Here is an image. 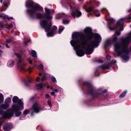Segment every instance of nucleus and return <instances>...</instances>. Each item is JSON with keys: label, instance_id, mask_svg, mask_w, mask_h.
Segmentation results:
<instances>
[{"label": "nucleus", "instance_id": "obj_1", "mask_svg": "<svg viewBox=\"0 0 131 131\" xmlns=\"http://www.w3.org/2000/svg\"><path fill=\"white\" fill-rule=\"evenodd\" d=\"M84 34L80 35L79 32H73L72 37V40L70 41L72 46L74 48L80 46L84 49H78L76 51L77 55L82 57L85 54L90 55L93 52L94 48L97 47L102 40V37L98 33H93L92 29L90 27L85 28L84 30Z\"/></svg>", "mask_w": 131, "mask_h": 131}, {"label": "nucleus", "instance_id": "obj_2", "mask_svg": "<svg viewBox=\"0 0 131 131\" xmlns=\"http://www.w3.org/2000/svg\"><path fill=\"white\" fill-rule=\"evenodd\" d=\"M79 85L84 93L87 95L90 94L93 99L103 100L105 98L104 93L107 91L106 89L102 91L103 89L100 88L96 90L91 84L87 81L83 82L82 86L79 82Z\"/></svg>", "mask_w": 131, "mask_h": 131}, {"label": "nucleus", "instance_id": "obj_3", "mask_svg": "<svg viewBox=\"0 0 131 131\" xmlns=\"http://www.w3.org/2000/svg\"><path fill=\"white\" fill-rule=\"evenodd\" d=\"M131 40V32L129 34L128 36L120 38L119 41L122 44V47L118 51H115L118 56H121V58L125 60L128 59V54L129 51L128 47Z\"/></svg>", "mask_w": 131, "mask_h": 131}, {"label": "nucleus", "instance_id": "obj_4", "mask_svg": "<svg viewBox=\"0 0 131 131\" xmlns=\"http://www.w3.org/2000/svg\"><path fill=\"white\" fill-rule=\"evenodd\" d=\"M26 6L28 8H31L26 10V12L30 19H32L33 18L32 17L33 15H35V16L37 13V11L40 10L42 11L43 8L40 5L37 3H35L31 0H27L26 1Z\"/></svg>", "mask_w": 131, "mask_h": 131}, {"label": "nucleus", "instance_id": "obj_5", "mask_svg": "<svg viewBox=\"0 0 131 131\" xmlns=\"http://www.w3.org/2000/svg\"><path fill=\"white\" fill-rule=\"evenodd\" d=\"M24 107V105L17 106L15 105H12V108L8 109L6 115L4 116L3 117L10 119L14 116V114L16 117H19L21 115L22 113V112L19 111L21 110Z\"/></svg>", "mask_w": 131, "mask_h": 131}, {"label": "nucleus", "instance_id": "obj_6", "mask_svg": "<svg viewBox=\"0 0 131 131\" xmlns=\"http://www.w3.org/2000/svg\"><path fill=\"white\" fill-rule=\"evenodd\" d=\"M52 22L50 21L48 23V21L46 20H43L41 24L42 28H44L46 32H47L46 35L47 36L52 37L53 36L54 30L51 29L52 26Z\"/></svg>", "mask_w": 131, "mask_h": 131}, {"label": "nucleus", "instance_id": "obj_7", "mask_svg": "<svg viewBox=\"0 0 131 131\" xmlns=\"http://www.w3.org/2000/svg\"><path fill=\"white\" fill-rule=\"evenodd\" d=\"M32 17L33 18L32 20L35 19H45L47 20H50L52 18V17L50 16V14L44 13L42 14L40 13L37 12L35 16L33 15Z\"/></svg>", "mask_w": 131, "mask_h": 131}, {"label": "nucleus", "instance_id": "obj_8", "mask_svg": "<svg viewBox=\"0 0 131 131\" xmlns=\"http://www.w3.org/2000/svg\"><path fill=\"white\" fill-rule=\"evenodd\" d=\"M113 37L111 39L112 42L114 43V51H118L119 49H121L122 47L120 44L117 41L118 38L117 36L114 34L113 35Z\"/></svg>", "mask_w": 131, "mask_h": 131}, {"label": "nucleus", "instance_id": "obj_9", "mask_svg": "<svg viewBox=\"0 0 131 131\" xmlns=\"http://www.w3.org/2000/svg\"><path fill=\"white\" fill-rule=\"evenodd\" d=\"M15 54L18 58L19 59L18 61V63L20 64L21 70L24 71H25L26 70L23 67L26 66V64L24 62L22 59H21L22 56L19 53H15Z\"/></svg>", "mask_w": 131, "mask_h": 131}, {"label": "nucleus", "instance_id": "obj_10", "mask_svg": "<svg viewBox=\"0 0 131 131\" xmlns=\"http://www.w3.org/2000/svg\"><path fill=\"white\" fill-rule=\"evenodd\" d=\"M12 101L13 103H17V104H13V105L19 106H23L24 105V103L21 100L19 99V98L17 96H14L12 98Z\"/></svg>", "mask_w": 131, "mask_h": 131}, {"label": "nucleus", "instance_id": "obj_11", "mask_svg": "<svg viewBox=\"0 0 131 131\" xmlns=\"http://www.w3.org/2000/svg\"><path fill=\"white\" fill-rule=\"evenodd\" d=\"M32 110L33 111L31 112V115H33L34 112L36 113H38L41 110V109L40 108V107H39L38 103L36 102L32 105Z\"/></svg>", "mask_w": 131, "mask_h": 131}, {"label": "nucleus", "instance_id": "obj_12", "mask_svg": "<svg viewBox=\"0 0 131 131\" xmlns=\"http://www.w3.org/2000/svg\"><path fill=\"white\" fill-rule=\"evenodd\" d=\"M71 14L74 18L75 19V16L79 17L82 15L81 12L78 9H75L71 13Z\"/></svg>", "mask_w": 131, "mask_h": 131}, {"label": "nucleus", "instance_id": "obj_13", "mask_svg": "<svg viewBox=\"0 0 131 131\" xmlns=\"http://www.w3.org/2000/svg\"><path fill=\"white\" fill-rule=\"evenodd\" d=\"M116 62L115 60L114 61H112L108 64H103L100 66L99 67V68H102L103 70L109 69H110V66H111L114 63H115Z\"/></svg>", "mask_w": 131, "mask_h": 131}, {"label": "nucleus", "instance_id": "obj_14", "mask_svg": "<svg viewBox=\"0 0 131 131\" xmlns=\"http://www.w3.org/2000/svg\"><path fill=\"white\" fill-rule=\"evenodd\" d=\"M86 11L88 13H91L93 12L94 13H98V10L95 9L94 7L93 6H90L87 8Z\"/></svg>", "mask_w": 131, "mask_h": 131}, {"label": "nucleus", "instance_id": "obj_15", "mask_svg": "<svg viewBox=\"0 0 131 131\" xmlns=\"http://www.w3.org/2000/svg\"><path fill=\"white\" fill-rule=\"evenodd\" d=\"M12 127V125L10 124H7L3 127L5 131H9Z\"/></svg>", "mask_w": 131, "mask_h": 131}, {"label": "nucleus", "instance_id": "obj_16", "mask_svg": "<svg viewBox=\"0 0 131 131\" xmlns=\"http://www.w3.org/2000/svg\"><path fill=\"white\" fill-rule=\"evenodd\" d=\"M32 80L31 78L28 77L27 80H25L24 81L25 85L27 86H29L30 84L32 83Z\"/></svg>", "mask_w": 131, "mask_h": 131}, {"label": "nucleus", "instance_id": "obj_17", "mask_svg": "<svg viewBox=\"0 0 131 131\" xmlns=\"http://www.w3.org/2000/svg\"><path fill=\"white\" fill-rule=\"evenodd\" d=\"M116 24L117 25L116 26L113 27H112L110 26L109 27L108 26V27L109 29L113 31L116 29L119 26H121L122 25L121 22L119 21H118L116 23Z\"/></svg>", "mask_w": 131, "mask_h": 131}, {"label": "nucleus", "instance_id": "obj_18", "mask_svg": "<svg viewBox=\"0 0 131 131\" xmlns=\"http://www.w3.org/2000/svg\"><path fill=\"white\" fill-rule=\"evenodd\" d=\"M9 104L5 103L0 105V108L6 110L9 108Z\"/></svg>", "mask_w": 131, "mask_h": 131}, {"label": "nucleus", "instance_id": "obj_19", "mask_svg": "<svg viewBox=\"0 0 131 131\" xmlns=\"http://www.w3.org/2000/svg\"><path fill=\"white\" fill-rule=\"evenodd\" d=\"M64 16V14L63 13H59L57 14L56 16V18L59 19L60 18L63 17Z\"/></svg>", "mask_w": 131, "mask_h": 131}, {"label": "nucleus", "instance_id": "obj_20", "mask_svg": "<svg viewBox=\"0 0 131 131\" xmlns=\"http://www.w3.org/2000/svg\"><path fill=\"white\" fill-rule=\"evenodd\" d=\"M11 102V100L10 98L8 97L4 101L5 104H9V103Z\"/></svg>", "mask_w": 131, "mask_h": 131}, {"label": "nucleus", "instance_id": "obj_21", "mask_svg": "<svg viewBox=\"0 0 131 131\" xmlns=\"http://www.w3.org/2000/svg\"><path fill=\"white\" fill-rule=\"evenodd\" d=\"M31 55L32 56L35 58L37 57V53L34 50H32L31 52Z\"/></svg>", "mask_w": 131, "mask_h": 131}, {"label": "nucleus", "instance_id": "obj_22", "mask_svg": "<svg viewBox=\"0 0 131 131\" xmlns=\"http://www.w3.org/2000/svg\"><path fill=\"white\" fill-rule=\"evenodd\" d=\"M7 112H5L3 110L0 109V115H2V118H4L3 117L4 115H6Z\"/></svg>", "mask_w": 131, "mask_h": 131}, {"label": "nucleus", "instance_id": "obj_23", "mask_svg": "<svg viewBox=\"0 0 131 131\" xmlns=\"http://www.w3.org/2000/svg\"><path fill=\"white\" fill-rule=\"evenodd\" d=\"M4 101V97L3 95L0 93V103H2Z\"/></svg>", "mask_w": 131, "mask_h": 131}, {"label": "nucleus", "instance_id": "obj_24", "mask_svg": "<svg viewBox=\"0 0 131 131\" xmlns=\"http://www.w3.org/2000/svg\"><path fill=\"white\" fill-rule=\"evenodd\" d=\"M127 92L126 91H124L122 93L119 95V97L120 98H122L124 97L126 95V94Z\"/></svg>", "mask_w": 131, "mask_h": 131}, {"label": "nucleus", "instance_id": "obj_25", "mask_svg": "<svg viewBox=\"0 0 131 131\" xmlns=\"http://www.w3.org/2000/svg\"><path fill=\"white\" fill-rule=\"evenodd\" d=\"M126 19H130L131 20V16H128L126 18H121L120 20V22H121V23H122L124 20H126Z\"/></svg>", "mask_w": 131, "mask_h": 131}, {"label": "nucleus", "instance_id": "obj_26", "mask_svg": "<svg viewBox=\"0 0 131 131\" xmlns=\"http://www.w3.org/2000/svg\"><path fill=\"white\" fill-rule=\"evenodd\" d=\"M43 83L42 82L41 83H39L38 84L36 85L40 89H42L43 88Z\"/></svg>", "mask_w": 131, "mask_h": 131}, {"label": "nucleus", "instance_id": "obj_27", "mask_svg": "<svg viewBox=\"0 0 131 131\" xmlns=\"http://www.w3.org/2000/svg\"><path fill=\"white\" fill-rule=\"evenodd\" d=\"M14 64V61H12V63H11L9 64V62H8L7 63V64L8 65V66L9 67H12Z\"/></svg>", "mask_w": 131, "mask_h": 131}, {"label": "nucleus", "instance_id": "obj_28", "mask_svg": "<svg viewBox=\"0 0 131 131\" xmlns=\"http://www.w3.org/2000/svg\"><path fill=\"white\" fill-rule=\"evenodd\" d=\"M29 110L25 109L23 111L22 115H24L25 116L29 113Z\"/></svg>", "mask_w": 131, "mask_h": 131}, {"label": "nucleus", "instance_id": "obj_29", "mask_svg": "<svg viewBox=\"0 0 131 131\" xmlns=\"http://www.w3.org/2000/svg\"><path fill=\"white\" fill-rule=\"evenodd\" d=\"M36 97V96L35 95H34L31 97L29 99V100L30 102H32L34 101Z\"/></svg>", "mask_w": 131, "mask_h": 131}, {"label": "nucleus", "instance_id": "obj_30", "mask_svg": "<svg viewBox=\"0 0 131 131\" xmlns=\"http://www.w3.org/2000/svg\"><path fill=\"white\" fill-rule=\"evenodd\" d=\"M62 28H59L58 31V33L59 34H60L61 32L63 30L64 28L62 26H61Z\"/></svg>", "mask_w": 131, "mask_h": 131}, {"label": "nucleus", "instance_id": "obj_31", "mask_svg": "<svg viewBox=\"0 0 131 131\" xmlns=\"http://www.w3.org/2000/svg\"><path fill=\"white\" fill-rule=\"evenodd\" d=\"M47 79V77L46 75H44L42 77V78L41 80V82H43L45 80H46Z\"/></svg>", "mask_w": 131, "mask_h": 131}, {"label": "nucleus", "instance_id": "obj_32", "mask_svg": "<svg viewBox=\"0 0 131 131\" xmlns=\"http://www.w3.org/2000/svg\"><path fill=\"white\" fill-rule=\"evenodd\" d=\"M45 13L50 14V10L49 9H47V8H45Z\"/></svg>", "mask_w": 131, "mask_h": 131}, {"label": "nucleus", "instance_id": "obj_33", "mask_svg": "<svg viewBox=\"0 0 131 131\" xmlns=\"http://www.w3.org/2000/svg\"><path fill=\"white\" fill-rule=\"evenodd\" d=\"M69 21L68 20L64 19L63 20V23L64 24H67L69 23Z\"/></svg>", "mask_w": 131, "mask_h": 131}, {"label": "nucleus", "instance_id": "obj_34", "mask_svg": "<svg viewBox=\"0 0 131 131\" xmlns=\"http://www.w3.org/2000/svg\"><path fill=\"white\" fill-rule=\"evenodd\" d=\"M51 80L54 83H55L56 81V78L54 76L51 77Z\"/></svg>", "mask_w": 131, "mask_h": 131}, {"label": "nucleus", "instance_id": "obj_35", "mask_svg": "<svg viewBox=\"0 0 131 131\" xmlns=\"http://www.w3.org/2000/svg\"><path fill=\"white\" fill-rule=\"evenodd\" d=\"M51 100L50 99H49L48 101L47 102L49 106L51 108L52 107V105L51 103Z\"/></svg>", "mask_w": 131, "mask_h": 131}, {"label": "nucleus", "instance_id": "obj_36", "mask_svg": "<svg viewBox=\"0 0 131 131\" xmlns=\"http://www.w3.org/2000/svg\"><path fill=\"white\" fill-rule=\"evenodd\" d=\"M109 21L112 24H114V23L115 21V20L113 18L110 19H109Z\"/></svg>", "mask_w": 131, "mask_h": 131}, {"label": "nucleus", "instance_id": "obj_37", "mask_svg": "<svg viewBox=\"0 0 131 131\" xmlns=\"http://www.w3.org/2000/svg\"><path fill=\"white\" fill-rule=\"evenodd\" d=\"M115 35H116L117 36H119L121 34V32L119 31H116L115 32V33L114 34Z\"/></svg>", "mask_w": 131, "mask_h": 131}, {"label": "nucleus", "instance_id": "obj_38", "mask_svg": "<svg viewBox=\"0 0 131 131\" xmlns=\"http://www.w3.org/2000/svg\"><path fill=\"white\" fill-rule=\"evenodd\" d=\"M112 39H109L107 41V43L108 45H111L112 44Z\"/></svg>", "mask_w": 131, "mask_h": 131}, {"label": "nucleus", "instance_id": "obj_39", "mask_svg": "<svg viewBox=\"0 0 131 131\" xmlns=\"http://www.w3.org/2000/svg\"><path fill=\"white\" fill-rule=\"evenodd\" d=\"M94 74H95V76H98L99 75V73L98 72L97 70H96L95 71V72Z\"/></svg>", "mask_w": 131, "mask_h": 131}, {"label": "nucleus", "instance_id": "obj_40", "mask_svg": "<svg viewBox=\"0 0 131 131\" xmlns=\"http://www.w3.org/2000/svg\"><path fill=\"white\" fill-rule=\"evenodd\" d=\"M12 41V39H7L6 40V43H9Z\"/></svg>", "mask_w": 131, "mask_h": 131}, {"label": "nucleus", "instance_id": "obj_41", "mask_svg": "<svg viewBox=\"0 0 131 131\" xmlns=\"http://www.w3.org/2000/svg\"><path fill=\"white\" fill-rule=\"evenodd\" d=\"M45 97L46 99L50 98H51V97L49 94H46V95Z\"/></svg>", "mask_w": 131, "mask_h": 131}, {"label": "nucleus", "instance_id": "obj_42", "mask_svg": "<svg viewBox=\"0 0 131 131\" xmlns=\"http://www.w3.org/2000/svg\"><path fill=\"white\" fill-rule=\"evenodd\" d=\"M39 68L40 69H42L43 68V65L41 64H40L39 66Z\"/></svg>", "mask_w": 131, "mask_h": 131}, {"label": "nucleus", "instance_id": "obj_43", "mask_svg": "<svg viewBox=\"0 0 131 131\" xmlns=\"http://www.w3.org/2000/svg\"><path fill=\"white\" fill-rule=\"evenodd\" d=\"M106 58L108 60L110 59L111 57L110 56L108 55L106 56Z\"/></svg>", "mask_w": 131, "mask_h": 131}, {"label": "nucleus", "instance_id": "obj_44", "mask_svg": "<svg viewBox=\"0 0 131 131\" xmlns=\"http://www.w3.org/2000/svg\"><path fill=\"white\" fill-rule=\"evenodd\" d=\"M54 9H52L50 12V15H53L54 14Z\"/></svg>", "mask_w": 131, "mask_h": 131}, {"label": "nucleus", "instance_id": "obj_45", "mask_svg": "<svg viewBox=\"0 0 131 131\" xmlns=\"http://www.w3.org/2000/svg\"><path fill=\"white\" fill-rule=\"evenodd\" d=\"M122 25H121V27L119 29V30L121 31H122L124 30V28L123 26H122ZM119 26L118 27H119Z\"/></svg>", "mask_w": 131, "mask_h": 131}, {"label": "nucleus", "instance_id": "obj_46", "mask_svg": "<svg viewBox=\"0 0 131 131\" xmlns=\"http://www.w3.org/2000/svg\"><path fill=\"white\" fill-rule=\"evenodd\" d=\"M57 28V27L55 26H53V27L52 29H53V30H56Z\"/></svg>", "mask_w": 131, "mask_h": 131}, {"label": "nucleus", "instance_id": "obj_47", "mask_svg": "<svg viewBox=\"0 0 131 131\" xmlns=\"http://www.w3.org/2000/svg\"><path fill=\"white\" fill-rule=\"evenodd\" d=\"M98 62L99 63H102L103 62V61L102 60L99 59L98 60Z\"/></svg>", "mask_w": 131, "mask_h": 131}, {"label": "nucleus", "instance_id": "obj_48", "mask_svg": "<svg viewBox=\"0 0 131 131\" xmlns=\"http://www.w3.org/2000/svg\"><path fill=\"white\" fill-rule=\"evenodd\" d=\"M95 3L97 5V6H98L100 4V3L98 1H95Z\"/></svg>", "mask_w": 131, "mask_h": 131}, {"label": "nucleus", "instance_id": "obj_49", "mask_svg": "<svg viewBox=\"0 0 131 131\" xmlns=\"http://www.w3.org/2000/svg\"><path fill=\"white\" fill-rule=\"evenodd\" d=\"M53 91H54L56 93H57L59 92V91L57 89H54L53 90Z\"/></svg>", "mask_w": 131, "mask_h": 131}, {"label": "nucleus", "instance_id": "obj_50", "mask_svg": "<svg viewBox=\"0 0 131 131\" xmlns=\"http://www.w3.org/2000/svg\"><path fill=\"white\" fill-rule=\"evenodd\" d=\"M2 19L4 20H6V17H5V16H3V17H2Z\"/></svg>", "mask_w": 131, "mask_h": 131}, {"label": "nucleus", "instance_id": "obj_51", "mask_svg": "<svg viewBox=\"0 0 131 131\" xmlns=\"http://www.w3.org/2000/svg\"><path fill=\"white\" fill-rule=\"evenodd\" d=\"M100 15V13H99L98 14H96L95 15V16L96 17H99Z\"/></svg>", "mask_w": 131, "mask_h": 131}, {"label": "nucleus", "instance_id": "obj_52", "mask_svg": "<svg viewBox=\"0 0 131 131\" xmlns=\"http://www.w3.org/2000/svg\"><path fill=\"white\" fill-rule=\"evenodd\" d=\"M40 80V78L39 77H38L36 80V81L37 82H39V81Z\"/></svg>", "mask_w": 131, "mask_h": 131}, {"label": "nucleus", "instance_id": "obj_53", "mask_svg": "<svg viewBox=\"0 0 131 131\" xmlns=\"http://www.w3.org/2000/svg\"><path fill=\"white\" fill-rule=\"evenodd\" d=\"M28 62L29 64H31L32 62V61L31 59H29L28 60Z\"/></svg>", "mask_w": 131, "mask_h": 131}, {"label": "nucleus", "instance_id": "obj_54", "mask_svg": "<svg viewBox=\"0 0 131 131\" xmlns=\"http://www.w3.org/2000/svg\"><path fill=\"white\" fill-rule=\"evenodd\" d=\"M7 18L8 20H10V19H13V17H7Z\"/></svg>", "mask_w": 131, "mask_h": 131}, {"label": "nucleus", "instance_id": "obj_55", "mask_svg": "<svg viewBox=\"0 0 131 131\" xmlns=\"http://www.w3.org/2000/svg\"><path fill=\"white\" fill-rule=\"evenodd\" d=\"M9 27L10 28H12L13 27V26L12 25V24H11L9 25Z\"/></svg>", "mask_w": 131, "mask_h": 131}, {"label": "nucleus", "instance_id": "obj_56", "mask_svg": "<svg viewBox=\"0 0 131 131\" xmlns=\"http://www.w3.org/2000/svg\"><path fill=\"white\" fill-rule=\"evenodd\" d=\"M42 75H43V74H42V73H41L40 72L39 73V75L40 76H42Z\"/></svg>", "mask_w": 131, "mask_h": 131}, {"label": "nucleus", "instance_id": "obj_57", "mask_svg": "<svg viewBox=\"0 0 131 131\" xmlns=\"http://www.w3.org/2000/svg\"><path fill=\"white\" fill-rule=\"evenodd\" d=\"M3 123V122H2L1 121H0V129L1 128V126L2 125Z\"/></svg>", "mask_w": 131, "mask_h": 131}, {"label": "nucleus", "instance_id": "obj_58", "mask_svg": "<svg viewBox=\"0 0 131 131\" xmlns=\"http://www.w3.org/2000/svg\"><path fill=\"white\" fill-rule=\"evenodd\" d=\"M52 95H54L55 93V92H51V93H50Z\"/></svg>", "mask_w": 131, "mask_h": 131}, {"label": "nucleus", "instance_id": "obj_59", "mask_svg": "<svg viewBox=\"0 0 131 131\" xmlns=\"http://www.w3.org/2000/svg\"><path fill=\"white\" fill-rule=\"evenodd\" d=\"M127 12L128 13L131 12V8L130 9L128 10Z\"/></svg>", "mask_w": 131, "mask_h": 131}, {"label": "nucleus", "instance_id": "obj_60", "mask_svg": "<svg viewBox=\"0 0 131 131\" xmlns=\"http://www.w3.org/2000/svg\"><path fill=\"white\" fill-rule=\"evenodd\" d=\"M4 6H8V4L7 3H5L4 4Z\"/></svg>", "mask_w": 131, "mask_h": 131}, {"label": "nucleus", "instance_id": "obj_61", "mask_svg": "<svg viewBox=\"0 0 131 131\" xmlns=\"http://www.w3.org/2000/svg\"><path fill=\"white\" fill-rule=\"evenodd\" d=\"M24 43L25 45L26 46L27 45L28 42H27L26 41L24 42Z\"/></svg>", "mask_w": 131, "mask_h": 131}, {"label": "nucleus", "instance_id": "obj_62", "mask_svg": "<svg viewBox=\"0 0 131 131\" xmlns=\"http://www.w3.org/2000/svg\"><path fill=\"white\" fill-rule=\"evenodd\" d=\"M43 88L44 87H46V85L45 84H44L43 83Z\"/></svg>", "mask_w": 131, "mask_h": 131}, {"label": "nucleus", "instance_id": "obj_63", "mask_svg": "<svg viewBox=\"0 0 131 131\" xmlns=\"http://www.w3.org/2000/svg\"><path fill=\"white\" fill-rule=\"evenodd\" d=\"M26 41L27 42H28V43L29 42H30V39H28V40H27V41Z\"/></svg>", "mask_w": 131, "mask_h": 131}, {"label": "nucleus", "instance_id": "obj_64", "mask_svg": "<svg viewBox=\"0 0 131 131\" xmlns=\"http://www.w3.org/2000/svg\"><path fill=\"white\" fill-rule=\"evenodd\" d=\"M6 47L7 48H9L10 47L8 45V44H6Z\"/></svg>", "mask_w": 131, "mask_h": 131}]
</instances>
